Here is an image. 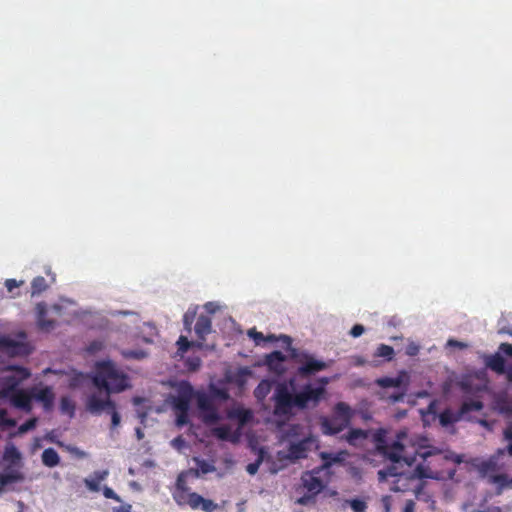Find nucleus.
Masks as SVG:
<instances>
[{
  "label": "nucleus",
  "mask_w": 512,
  "mask_h": 512,
  "mask_svg": "<svg viewBox=\"0 0 512 512\" xmlns=\"http://www.w3.org/2000/svg\"><path fill=\"white\" fill-rule=\"evenodd\" d=\"M220 306L217 302H207L204 304V309L209 314H214L219 310Z\"/></svg>",
  "instance_id": "nucleus-56"
},
{
  "label": "nucleus",
  "mask_w": 512,
  "mask_h": 512,
  "mask_svg": "<svg viewBox=\"0 0 512 512\" xmlns=\"http://www.w3.org/2000/svg\"><path fill=\"white\" fill-rule=\"evenodd\" d=\"M109 475L108 470L94 471L91 477L84 479L86 488L91 492H98L100 490V482L104 481Z\"/></svg>",
  "instance_id": "nucleus-22"
},
{
  "label": "nucleus",
  "mask_w": 512,
  "mask_h": 512,
  "mask_svg": "<svg viewBox=\"0 0 512 512\" xmlns=\"http://www.w3.org/2000/svg\"><path fill=\"white\" fill-rule=\"evenodd\" d=\"M280 339L282 342L286 345V349L290 352V355L292 356V339L288 335H280Z\"/></svg>",
  "instance_id": "nucleus-58"
},
{
  "label": "nucleus",
  "mask_w": 512,
  "mask_h": 512,
  "mask_svg": "<svg viewBox=\"0 0 512 512\" xmlns=\"http://www.w3.org/2000/svg\"><path fill=\"white\" fill-rule=\"evenodd\" d=\"M103 496L107 499H112L117 502H122L121 497L110 487L104 486L103 487Z\"/></svg>",
  "instance_id": "nucleus-49"
},
{
  "label": "nucleus",
  "mask_w": 512,
  "mask_h": 512,
  "mask_svg": "<svg viewBox=\"0 0 512 512\" xmlns=\"http://www.w3.org/2000/svg\"><path fill=\"white\" fill-rule=\"evenodd\" d=\"M489 481L492 484L499 485V492L498 493H501V491L504 488H512V479H510L505 474H497V473L490 474L489 475Z\"/></svg>",
  "instance_id": "nucleus-30"
},
{
  "label": "nucleus",
  "mask_w": 512,
  "mask_h": 512,
  "mask_svg": "<svg viewBox=\"0 0 512 512\" xmlns=\"http://www.w3.org/2000/svg\"><path fill=\"white\" fill-rule=\"evenodd\" d=\"M397 464H391L387 466L386 468H383L378 471V480L379 482H385L389 477H396L399 476V473L397 471Z\"/></svg>",
  "instance_id": "nucleus-34"
},
{
  "label": "nucleus",
  "mask_w": 512,
  "mask_h": 512,
  "mask_svg": "<svg viewBox=\"0 0 512 512\" xmlns=\"http://www.w3.org/2000/svg\"><path fill=\"white\" fill-rule=\"evenodd\" d=\"M506 357L512 358V344L506 342L501 343L496 352L492 354L484 353L481 356L487 369L498 375H505L509 380H512V364L507 361Z\"/></svg>",
  "instance_id": "nucleus-6"
},
{
  "label": "nucleus",
  "mask_w": 512,
  "mask_h": 512,
  "mask_svg": "<svg viewBox=\"0 0 512 512\" xmlns=\"http://www.w3.org/2000/svg\"><path fill=\"white\" fill-rule=\"evenodd\" d=\"M483 408V402L477 398H466L462 401L459 410L465 418V416L472 411H480Z\"/></svg>",
  "instance_id": "nucleus-26"
},
{
  "label": "nucleus",
  "mask_w": 512,
  "mask_h": 512,
  "mask_svg": "<svg viewBox=\"0 0 512 512\" xmlns=\"http://www.w3.org/2000/svg\"><path fill=\"white\" fill-rule=\"evenodd\" d=\"M218 508V504H216L214 501L210 499H206L203 497L201 501V506L199 509H201L204 512H214Z\"/></svg>",
  "instance_id": "nucleus-45"
},
{
  "label": "nucleus",
  "mask_w": 512,
  "mask_h": 512,
  "mask_svg": "<svg viewBox=\"0 0 512 512\" xmlns=\"http://www.w3.org/2000/svg\"><path fill=\"white\" fill-rule=\"evenodd\" d=\"M268 454H267V451L265 450L264 447H260L258 450H257V458L254 462L252 463H249L247 466H246V471L248 474L250 475H255L261 464L263 463V461L267 458Z\"/></svg>",
  "instance_id": "nucleus-28"
},
{
  "label": "nucleus",
  "mask_w": 512,
  "mask_h": 512,
  "mask_svg": "<svg viewBox=\"0 0 512 512\" xmlns=\"http://www.w3.org/2000/svg\"><path fill=\"white\" fill-rule=\"evenodd\" d=\"M447 344L451 347H457L459 349H463L467 346L465 343L457 341L455 339H449Z\"/></svg>",
  "instance_id": "nucleus-60"
},
{
  "label": "nucleus",
  "mask_w": 512,
  "mask_h": 512,
  "mask_svg": "<svg viewBox=\"0 0 512 512\" xmlns=\"http://www.w3.org/2000/svg\"><path fill=\"white\" fill-rule=\"evenodd\" d=\"M48 313L47 304L45 302H39L36 305V318L37 324L40 329L49 331L54 328L55 321L46 319Z\"/></svg>",
  "instance_id": "nucleus-19"
},
{
  "label": "nucleus",
  "mask_w": 512,
  "mask_h": 512,
  "mask_svg": "<svg viewBox=\"0 0 512 512\" xmlns=\"http://www.w3.org/2000/svg\"><path fill=\"white\" fill-rule=\"evenodd\" d=\"M35 400L43 405L45 411H51L55 400L53 389L49 386L43 387L36 393Z\"/></svg>",
  "instance_id": "nucleus-21"
},
{
  "label": "nucleus",
  "mask_w": 512,
  "mask_h": 512,
  "mask_svg": "<svg viewBox=\"0 0 512 512\" xmlns=\"http://www.w3.org/2000/svg\"><path fill=\"white\" fill-rule=\"evenodd\" d=\"M191 342L185 336H180L177 340L178 350L182 353L187 352L191 347Z\"/></svg>",
  "instance_id": "nucleus-47"
},
{
  "label": "nucleus",
  "mask_w": 512,
  "mask_h": 512,
  "mask_svg": "<svg viewBox=\"0 0 512 512\" xmlns=\"http://www.w3.org/2000/svg\"><path fill=\"white\" fill-rule=\"evenodd\" d=\"M24 480V475L12 466H5L3 471L0 473V483L3 486H8L14 483H19Z\"/></svg>",
  "instance_id": "nucleus-20"
},
{
  "label": "nucleus",
  "mask_w": 512,
  "mask_h": 512,
  "mask_svg": "<svg viewBox=\"0 0 512 512\" xmlns=\"http://www.w3.org/2000/svg\"><path fill=\"white\" fill-rule=\"evenodd\" d=\"M176 394H170L167 402L177 412H190L192 408V397L196 394L195 389L187 380H181L173 385Z\"/></svg>",
  "instance_id": "nucleus-8"
},
{
  "label": "nucleus",
  "mask_w": 512,
  "mask_h": 512,
  "mask_svg": "<svg viewBox=\"0 0 512 512\" xmlns=\"http://www.w3.org/2000/svg\"><path fill=\"white\" fill-rule=\"evenodd\" d=\"M410 383V375L407 371L398 372L395 377H381L375 380V384L381 389L377 394L381 400L397 403L404 399Z\"/></svg>",
  "instance_id": "nucleus-4"
},
{
  "label": "nucleus",
  "mask_w": 512,
  "mask_h": 512,
  "mask_svg": "<svg viewBox=\"0 0 512 512\" xmlns=\"http://www.w3.org/2000/svg\"><path fill=\"white\" fill-rule=\"evenodd\" d=\"M364 331L365 328L362 324H355L350 330V335L354 338H358L364 333Z\"/></svg>",
  "instance_id": "nucleus-53"
},
{
  "label": "nucleus",
  "mask_w": 512,
  "mask_h": 512,
  "mask_svg": "<svg viewBox=\"0 0 512 512\" xmlns=\"http://www.w3.org/2000/svg\"><path fill=\"white\" fill-rule=\"evenodd\" d=\"M196 317V308H189L183 315V325L186 331H191L192 324Z\"/></svg>",
  "instance_id": "nucleus-38"
},
{
  "label": "nucleus",
  "mask_w": 512,
  "mask_h": 512,
  "mask_svg": "<svg viewBox=\"0 0 512 512\" xmlns=\"http://www.w3.org/2000/svg\"><path fill=\"white\" fill-rule=\"evenodd\" d=\"M112 394L90 392L85 397V408L92 415L99 416L107 412L111 416V428H116L121 423V415L116 409V403L111 398Z\"/></svg>",
  "instance_id": "nucleus-5"
},
{
  "label": "nucleus",
  "mask_w": 512,
  "mask_h": 512,
  "mask_svg": "<svg viewBox=\"0 0 512 512\" xmlns=\"http://www.w3.org/2000/svg\"><path fill=\"white\" fill-rule=\"evenodd\" d=\"M348 453L346 451H339L336 453L332 452H320L319 456L322 461V465L319 467L322 469L324 474L329 473V469L336 464H342Z\"/></svg>",
  "instance_id": "nucleus-15"
},
{
  "label": "nucleus",
  "mask_w": 512,
  "mask_h": 512,
  "mask_svg": "<svg viewBox=\"0 0 512 512\" xmlns=\"http://www.w3.org/2000/svg\"><path fill=\"white\" fill-rule=\"evenodd\" d=\"M190 421V412L184 413V412H177L176 413V419L175 424L177 427H184L189 424Z\"/></svg>",
  "instance_id": "nucleus-44"
},
{
  "label": "nucleus",
  "mask_w": 512,
  "mask_h": 512,
  "mask_svg": "<svg viewBox=\"0 0 512 512\" xmlns=\"http://www.w3.org/2000/svg\"><path fill=\"white\" fill-rule=\"evenodd\" d=\"M41 461L44 466L54 468L60 464L61 458L54 448L49 447L43 450L41 454Z\"/></svg>",
  "instance_id": "nucleus-25"
},
{
  "label": "nucleus",
  "mask_w": 512,
  "mask_h": 512,
  "mask_svg": "<svg viewBox=\"0 0 512 512\" xmlns=\"http://www.w3.org/2000/svg\"><path fill=\"white\" fill-rule=\"evenodd\" d=\"M0 351L10 357L30 355L32 347L27 342V333L20 330L14 337L7 334L0 335Z\"/></svg>",
  "instance_id": "nucleus-9"
},
{
  "label": "nucleus",
  "mask_w": 512,
  "mask_h": 512,
  "mask_svg": "<svg viewBox=\"0 0 512 512\" xmlns=\"http://www.w3.org/2000/svg\"><path fill=\"white\" fill-rule=\"evenodd\" d=\"M322 474L324 472L318 467L304 472L301 476V483L304 489L316 495L320 494L327 486V481L322 478Z\"/></svg>",
  "instance_id": "nucleus-13"
},
{
  "label": "nucleus",
  "mask_w": 512,
  "mask_h": 512,
  "mask_svg": "<svg viewBox=\"0 0 512 512\" xmlns=\"http://www.w3.org/2000/svg\"><path fill=\"white\" fill-rule=\"evenodd\" d=\"M70 454L74 455L78 459H83L87 457V453L76 446L66 445L63 446Z\"/></svg>",
  "instance_id": "nucleus-46"
},
{
  "label": "nucleus",
  "mask_w": 512,
  "mask_h": 512,
  "mask_svg": "<svg viewBox=\"0 0 512 512\" xmlns=\"http://www.w3.org/2000/svg\"><path fill=\"white\" fill-rule=\"evenodd\" d=\"M331 378L323 376L315 380V383L307 382L301 387L286 385L277 386L272 400L274 402L273 414L279 419V426L284 425L296 410H305L316 407L326 394V387Z\"/></svg>",
  "instance_id": "nucleus-2"
},
{
  "label": "nucleus",
  "mask_w": 512,
  "mask_h": 512,
  "mask_svg": "<svg viewBox=\"0 0 512 512\" xmlns=\"http://www.w3.org/2000/svg\"><path fill=\"white\" fill-rule=\"evenodd\" d=\"M136 314L134 311L131 310H113L110 312V315L113 317L116 316H129Z\"/></svg>",
  "instance_id": "nucleus-59"
},
{
  "label": "nucleus",
  "mask_w": 512,
  "mask_h": 512,
  "mask_svg": "<svg viewBox=\"0 0 512 512\" xmlns=\"http://www.w3.org/2000/svg\"><path fill=\"white\" fill-rule=\"evenodd\" d=\"M369 433L361 428H350L345 434L341 435V439L345 440L352 446H359L368 439Z\"/></svg>",
  "instance_id": "nucleus-18"
},
{
  "label": "nucleus",
  "mask_w": 512,
  "mask_h": 512,
  "mask_svg": "<svg viewBox=\"0 0 512 512\" xmlns=\"http://www.w3.org/2000/svg\"><path fill=\"white\" fill-rule=\"evenodd\" d=\"M352 416L351 408L346 403L339 402L334 407L332 417L322 419L321 429L325 435H337L349 427Z\"/></svg>",
  "instance_id": "nucleus-7"
},
{
  "label": "nucleus",
  "mask_w": 512,
  "mask_h": 512,
  "mask_svg": "<svg viewBox=\"0 0 512 512\" xmlns=\"http://www.w3.org/2000/svg\"><path fill=\"white\" fill-rule=\"evenodd\" d=\"M203 499V496L196 492H190L188 493V501L187 503L192 509H199L201 506V501Z\"/></svg>",
  "instance_id": "nucleus-39"
},
{
  "label": "nucleus",
  "mask_w": 512,
  "mask_h": 512,
  "mask_svg": "<svg viewBox=\"0 0 512 512\" xmlns=\"http://www.w3.org/2000/svg\"><path fill=\"white\" fill-rule=\"evenodd\" d=\"M192 460L195 463L196 468H191L190 473H193L196 477H201L202 475H206L216 470L215 465L208 460L200 457H193Z\"/></svg>",
  "instance_id": "nucleus-23"
},
{
  "label": "nucleus",
  "mask_w": 512,
  "mask_h": 512,
  "mask_svg": "<svg viewBox=\"0 0 512 512\" xmlns=\"http://www.w3.org/2000/svg\"><path fill=\"white\" fill-rule=\"evenodd\" d=\"M60 410L63 413H66V414H69L70 416H73L74 415V411H75V406H74L73 401L69 397H67V396L61 397V399H60Z\"/></svg>",
  "instance_id": "nucleus-37"
},
{
  "label": "nucleus",
  "mask_w": 512,
  "mask_h": 512,
  "mask_svg": "<svg viewBox=\"0 0 512 512\" xmlns=\"http://www.w3.org/2000/svg\"><path fill=\"white\" fill-rule=\"evenodd\" d=\"M194 330L197 337L201 340H204L206 335L212 331L211 319L208 316L201 314L196 320Z\"/></svg>",
  "instance_id": "nucleus-24"
},
{
  "label": "nucleus",
  "mask_w": 512,
  "mask_h": 512,
  "mask_svg": "<svg viewBox=\"0 0 512 512\" xmlns=\"http://www.w3.org/2000/svg\"><path fill=\"white\" fill-rule=\"evenodd\" d=\"M188 490H189V488L186 485V480H185L184 474L181 473L178 475V477L176 479V491L188 492Z\"/></svg>",
  "instance_id": "nucleus-51"
},
{
  "label": "nucleus",
  "mask_w": 512,
  "mask_h": 512,
  "mask_svg": "<svg viewBox=\"0 0 512 512\" xmlns=\"http://www.w3.org/2000/svg\"><path fill=\"white\" fill-rule=\"evenodd\" d=\"M316 496V494L306 490V492L297 499L296 503L302 506H307L315 502Z\"/></svg>",
  "instance_id": "nucleus-41"
},
{
  "label": "nucleus",
  "mask_w": 512,
  "mask_h": 512,
  "mask_svg": "<svg viewBox=\"0 0 512 512\" xmlns=\"http://www.w3.org/2000/svg\"><path fill=\"white\" fill-rule=\"evenodd\" d=\"M196 407L200 417L206 424L218 425L216 432L219 438L223 440H228L233 435L232 426L221 424L223 420L227 419L235 421L239 425L244 426L249 423L253 417V414L250 410L246 409L243 405L238 403H232L222 412L220 407L215 404L205 393L198 394Z\"/></svg>",
  "instance_id": "nucleus-3"
},
{
  "label": "nucleus",
  "mask_w": 512,
  "mask_h": 512,
  "mask_svg": "<svg viewBox=\"0 0 512 512\" xmlns=\"http://www.w3.org/2000/svg\"><path fill=\"white\" fill-rule=\"evenodd\" d=\"M405 451V444L399 439H394L388 446H386L382 455L385 459L391 461L393 464H400L403 460V453Z\"/></svg>",
  "instance_id": "nucleus-14"
},
{
  "label": "nucleus",
  "mask_w": 512,
  "mask_h": 512,
  "mask_svg": "<svg viewBox=\"0 0 512 512\" xmlns=\"http://www.w3.org/2000/svg\"><path fill=\"white\" fill-rule=\"evenodd\" d=\"M316 442L313 435L290 441L287 447V458L294 462L307 457V452L316 446Z\"/></svg>",
  "instance_id": "nucleus-12"
},
{
  "label": "nucleus",
  "mask_w": 512,
  "mask_h": 512,
  "mask_svg": "<svg viewBox=\"0 0 512 512\" xmlns=\"http://www.w3.org/2000/svg\"><path fill=\"white\" fill-rule=\"evenodd\" d=\"M132 506L130 504H124L119 507H114L113 512H132Z\"/></svg>",
  "instance_id": "nucleus-62"
},
{
  "label": "nucleus",
  "mask_w": 512,
  "mask_h": 512,
  "mask_svg": "<svg viewBox=\"0 0 512 512\" xmlns=\"http://www.w3.org/2000/svg\"><path fill=\"white\" fill-rule=\"evenodd\" d=\"M45 372H53L46 369ZM55 374L66 375L71 389H78L89 383L93 392L103 394H116L126 391L131 387L127 373L120 370L110 359L96 361L90 372H81L75 369L55 370Z\"/></svg>",
  "instance_id": "nucleus-1"
},
{
  "label": "nucleus",
  "mask_w": 512,
  "mask_h": 512,
  "mask_svg": "<svg viewBox=\"0 0 512 512\" xmlns=\"http://www.w3.org/2000/svg\"><path fill=\"white\" fill-rule=\"evenodd\" d=\"M13 405L16 408H18L24 412H27V413L30 412L32 409L31 400L21 392H16L14 394Z\"/></svg>",
  "instance_id": "nucleus-29"
},
{
  "label": "nucleus",
  "mask_w": 512,
  "mask_h": 512,
  "mask_svg": "<svg viewBox=\"0 0 512 512\" xmlns=\"http://www.w3.org/2000/svg\"><path fill=\"white\" fill-rule=\"evenodd\" d=\"M3 460L7 462L6 466H12L18 470L22 467V454L13 443L6 445Z\"/></svg>",
  "instance_id": "nucleus-17"
},
{
  "label": "nucleus",
  "mask_w": 512,
  "mask_h": 512,
  "mask_svg": "<svg viewBox=\"0 0 512 512\" xmlns=\"http://www.w3.org/2000/svg\"><path fill=\"white\" fill-rule=\"evenodd\" d=\"M416 461V456H404L402 462L405 463L407 466H412Z\"/></svg>",
  "instance_id": "nucleus-63"
},
{
  "label": "nucleus",
  "mask_w": 512,
  "mask_h": 512,
  "mask_svg": "<svg viewBox=\"0 0 512 512\" xmlns=\"http://www.w3.org/2000/svg\"><path fill=\"white\" fill-rule=\"evenodd\" d=\"M247 336L252 339L256 345H261L264 342H273L275 340L274 335H269L267 338L263 333L258 332L255 328H251L247 331Z\"/></svg>",
  "instance_id": "nucleus-32"
},
{
  "label": "nucleus",
  "mask_w": 512,
  "mask_h": 512,
  "mask_svg": "<svg viewBox=\"0 0 512 512\" xmlns=\"http://www.w3.org/2000/svg\"><path fill=\"white\" fill-rule=\"evenodd\" d=\"M428 410L431 414H433L435 419H438L439 424L446 429L451 428L452 433L455 432L454 425L461 421L463 418L460 410H455L451 406H446L441 411H436V405L435 403H431L428 406Z\"/></svg>",
  "instance_id": "nucleus-11"
},
{
  "label": "nucleus",
  "mask_w": 512,
  "mask_h": 512,
  "mask_svg": "<svg viewBox=\"0 0 512 512\" xmlns=\"http://www.w3.org/2000/svg\"><path fill=\"white\" fill-rule=\"evenodd\" d=\"M251 370L248 367H240L236 372V380L238 382H245L247 377L251 375Z\"/></svg>",
  "instance_id": "nucleus-48"
},
{
  "label": "nucleus",
  "mask_w": 512,
  "mask_h": 512,
  "mask_svg": "<svg viewBox=\"0 0 512 512\" xmlns=\"http://www.w3.org/2000/svg\"><path fill=\"white\" fill-rule=\"evenodd\" d=\"M376 357H381L385 361H391L394 358L395 351L390 345L380 344L374 354Z\"/></svg>",
  "instance_id": "nucleus-33"
},
{
  "label": "nucleus",
  "mask_w": 512,
  "mask_h": 512,
  "mask_svg": "<svg viewBox=\"0 0 512 512\" xmlns=\"http://www.w3.org/2000/svg\"><path fill=\"white\" fill-rule=\"evenodd\" d=\"M103 348V343L100 341H93L89 344L87 351L91 354L99 352Z\"/></svg>",
  "instance_id": "nucleus-54"
},
{
  "label": "nucleus",
  "mask_w": 512,
  "mask_h": 512,
  "mask_svg": "<svg viewBox=\"0 0 512 512\" xmlns=\"http://www.w3.org/2000/svg\"><path fill=\"white\" fill-rule=\"evenodd\" d=\"M173 498L179 505H183L188 501L187 492L184 491H176L173 495Z\"/></svg>",
  "instance_id": "nucleus-52"
},
{
  "label": "nucleus",
  "mask_w": 512,
  "mask_h": 512,
  "mask_svg": "<svg viewBox=\"0 0 512 512\" xmlns=\"http://www.w3.org/2000/svg\"><path fill=\"white\" fill-rule=\"evenodd\" d=\"M170 444L174 449L178 451H181L187 445L185 439L182 436L175 437L171 440Z\"/></svg>",
  "instance_id": "nucleus-50"
},
{
  "label": "nucleus",
  "mask_w": 512,
  "mask_h": 512,
  "mask_svg": "<svg viewBox=\"0 0 512 512\" xmlns=\"http://www.w3.org/2000/svg\"><path fill=\"white\" fill-rule=\"evenodd\" d=\"M23 284V281H17L16 279H7L5 281V287L9 292H12L15 288Z\"/></svg>",
  "instance_id": "nucleus-55"
},
{
  "label": "nucleus",
  "mask_w": 512,
  "mask_h": 512,
  "mask_svg": "<svg viewBox=\"0 0 512 512\" xmlns=\"http://www.w3.org/2000/svg\"><path fill=\"white\" fill-rule=\"evenodd\" d=\"M415 510V503L413 500H407L405 502L403 512H414Z\"/></svg>",
  "instance_id": "nucleus-61"
},
{
  "label": "nucleus",
  "mask_w": 512,
  "mask_h": 512,
  "mask_svg": "<svg viewBox=\"0 0 512 512\" xmlns=\"http://www.w3.org/2000/svg\"><path fill=\"white\" fill-rule=\"evenodd\" d=\"M414 476L419 479H435L428 470L421 464L417 465L414 469Z\"/></svg>",
  "instance_id": "nucleus-43"
},
{
  "label": "nucleus",
  "mask_w": 512,
  "mask_h": 512,
  "mask_svg": "<svg viewBox=\"0 0 512 512\" xmlns=\"http://www.w3.org/2000/svg\"><path fill=\"white\" fill-rule=\"evenodd\" d=\"M504 439L508 442L512 440V428H506L504 430Z\"/></svg>",
  "instance_id": "nucleus-64"
},
{
  "label": "nucleus",
  "mask_w": 512,
  "mask_h": 512,
  "mask_svg": "<svg viewBox=\"0 0 512 512\" xmlns=\"http://www.w3.org/2000/svg\"><path fill=\"white\" fill-rule=\"evenodd\" d=\"M505 449H497L495 454L489 457L487 460L481 461L480 464L477 465V470L481 474V476H487L489 473H494L499 469V459L504 456Z\"/></svg>",
  "instance_id": "nucleus-16"
},
{
  "label": "nucleus",
  "mask_w": 512,
  "mask_h": 512,
  "mask_svg": "<svg viewBox=\"0 0 512 512\" xmlns=\"http://www.w3.org/2000/svg\"><path fill=\"white\" fill-rule=\"evenodd\" d=\"M419 352V346L414 342H411L406 347V354L409 356H416Z\"/></svg>",
  "instance_id": "nucleus-57"
},
{
  "label": "nucleus",
  "mask_w": 512,
  "mask_h": 512,
  "mask_svg": "<svg viewBox=\"0 0 512 512\" xmlns=\"http://www.w3.org/2000/svg\"><path fill=\"white\" fill-rule=\"evenodd\" d=\"M37 424H38L37 418H35V417L29 418L24 423L21 424V426L19 427V432L20 433L29 432V431L35 429Z\"/></svg>",
  "instance_id": "nucleus-42"
},
{
  "label": "nucleus",
  "mask_w": 512,
  "mask_h": 512,
  "mask_svg": "<svg viewBox=\"0 0 512 512\" xmlns=\"http://www.w3.org/2000/svg\"><path fill=\"white\" fill-rule=\"evenodd\" d=\"M292 357L299 363L297 371L302 376H310L326 370L333 363V360L325 362L315 358L308 351H298L297 349H292Z\"/></svg>",
  "instance_id": "nucleus-10"
},
{
  "label": "nucleus",
  "mask_w": 512,
  "mask_h": 512,
  "mask_svg": "<svg viewBox=\"0 0 512 512\" xmlns=\"http://www.w3.org/2000/svg\"><path fill=\"white\" fill-rule=\"evenodd\" d=\"M121 353L126 359L142 360L147 357V352L141 349H127L123 350Z\"/></svg>",
  "instance_id": "nucleus-35"
},
{
  "label": "nucleus",
  "mask_w": 512,
  "mask_h": 512,
  "mask_svg": "<svg viewBox=\"0 0 512 512\" xmlns=\"http://www.w3.org/2000/svg\"><path fill=\"white\" fill-rule=\"evenodd\" d=\"M353 512H366L367 504L362 499L355 497L346 501Z\"/></svg>",
  "instance_id": "nucleus-36"
},
{
  "label": "nucleus",
  "mask_w": 512,
  "mask_h": 512,
  "mask_svg": "<svg viewBox=\"0 0 512 512\" xmlns=\"http://www.w3.org/2000/svg\"><path fill=\"white\" fill-rule=\"evenodd\" d=\"M273 387V382L270 379H263L257 385L254 390V396L259 402H262L266 399L268 394L271 392Z\"/></svg>",
  "instance_id": "nucleus-27"
},
{
  "label": "nucleus",
  "mask_w": 512,
  "mask_h": 512,
  "mask_svg": "<svg viewBox=\"0 0 512 512\" xmlns=\"http://www.w3.org/2000/svg\"><path fill=\"white\" fill-rule=\"evenodd\" d=\"M48 288L46 280L42 276L35 277L31 282V297L40 295Z\"/></svg>",
  "instance_id": "nucleus-31"
},
{
  "label": "nucleus",
  "mask_w": 512,
  "mask_h": 512,
  "mask_svg": "<svg viewBox=\"0 0 512 512\" xmlns=\"http://www.w3.org/2000/svg\"><path fill=\"white\" fill-rule=\"evenodd\" d=\"M283 359L284 355L280 350H274L271 353L265 355V362L268 365L283 361Z\"/></svg>",
  "instance_id": "nucleus-40"
}]
</instances>
